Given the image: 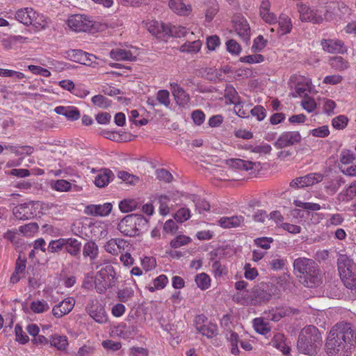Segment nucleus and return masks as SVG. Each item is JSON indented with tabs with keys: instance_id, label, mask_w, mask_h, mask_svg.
I'll return each mask as SVG.
<instances>
[{
	"instance_id": "nucleus-43",
	"label": "nucleus",
	"mask_w": 356,
	"mask_h": 356,
	"mask_svg": "<svg viewBox=\"0 0 356 356\" xmlns=\"http://www.w3.org/2000/svg\"><path fill=\"white\" fill-rule=\"evenodd\" d=\"M168 31L167 37L173 36L181 38L185 36L187 33L186 27L181 26H168Z\"/></svg>"
},
{
	"instance_id": "nucleus-36",
	"label": "nucleus",
	"mask_w": 356,
	"mask_h": 356,
	"mask_svg": "<svg viewBox=\"0 0 356 356\" xmlns=\"http://www.w3.org/2000/svg\"><path fill=\"white\" fill-rule=\"evenodd\" d=\"M253 325L256 332L261 334H265L270 330L269 323L266 322L261 318H257L254 319Z\"/></svg>"
},
{
	"instance_id": "nucleus-16",
	"label": "nucleus",
	"mask_w": 356,
	"mask_h": 356,
	"mask_svg": "<svg viewBox=\"0 0 356 356\" xmlns=\"http://www.w3.org/2000/svg\"><path fill=\"white\" fill-rule=\"evenodd\" d=\"M74 304L75 300L74 298H65L53 307L52 314L56 318H61L72 310Z\"/></svg>"
},
{
	"instance_id": "nucleus-17",
	"label": "nucleus",
	"mask_w": 356,
	"mask_h": 356,
	"mask_svg": "<svg viewBox=\"0 0 356 356\" xmlns=\"http://www.w3.org/2000/svg\"><path fill=\"white\" fill-rule=\"evenodd\" d=\"M228 164L232 168L243 170L245 171L253 169L255 170H259L261 168V164L259 162H252L240 159H230L228 161Z\"/></svg>"
},
{
	"instance_id": "nucleus-14",
	"label": "nucleus",
	"mask_w": 356,
	"mask_h": 356,
	"mask_svg": "<svg viewBox=\"0 0 356 356\" xmlns=\"http://www.w3.org/2000/svg\"><path fill=\"white\" fill-rule=\"evenodd\" d=\"M300 140L301 136L298 131H286L279 136L274 146L277 149H282L298 143Z\"/></svg>"
},
{
	"instance_id": "nucleus-9",
	"label": "nucleus",
	"mask_w": 356,
	"mask_h": 356,
	"mask_svg": "<svg viewBox=\"0 0 356 356\" xmlns=\"http://www.w3.org/2000/svg\"><path fill=\"white\" fill-rule=\"evenodd\" d=\"M40 203L38 201H30L20 204L15 207L13 213L15 218L21 220H26L33 218L37 216Z\"/></svg>"
},
{
	"instance_id": "nucleus-25",
	"label": "nucleus",
	"mask_w": 356,
	"mask_h": 356,
	"mask_svg": "<svg viewBox=\"0 0 356 356\" xmlns=\"http://www.w3.org/2000/svg\"><path fill=\"white\" fill-rule=\"evenodd\" d=\"M110 56L115 60H135L136 57L129 51L121 49H113L110 52Z\"/></svg>"
},
{
	"instance_id": "nucleus-53",
	"label": "nucleus",
	"mask_w": 356,
	"mask_h": 356,
	"mask_svg": "<svg viewBox=\"0 0 356 356\" xmlns=\"http://www.w3.org/2000/svg\"><path fill=\"white\" fill-rule=\"evenodd\" d=\"M190 211L187 208L179 209L175 214V219L179 222L186 221L190 218Z\"/></svg>"
},
{
	"instance_id": "nucleus-48",
	"label": "nucleus",
	"mask_w": 356,
	"mask_h": 356,
	"mask_svg": "<svg viewBox=\"0 0 356 356\" xmlns=\"http://www.w3.org/2000/svg\"><path fill=\"white\" fill-rule=\"evenodd\" d=\"M355 159V155L348 149H344L340 154V162L343 165H348L353 162Z\"/></svg>"
},
{
	"instance_id": "nucleus-33",
	"label": "nucleus",
	"mask_w": 356,
	"mask_h": 356,
	"mask_svg": "<svg viewBox=\"0 0 356 356\" xmlns=\"http://www.w3.org/2000/svg\"><path fill=\"white\" fill-rule=\"evenodd\" d=\"M202 47V42L199 40L185 42L180 47L181 52H186L190 54H196L200 51Z\"/></svg>"
},
{
	"instance_id": "nucleus-8",
	"label": "nucleus",
	"mask_w": 356,
	"mask_h": 356,
	"mask_svg": "<svg viewBox=\"0 0 356 356\" xmlns=\"http://www.w3.org/2000/svg\"><path fill=\"white\" fill-rule=\"evenodd\" d=\"M15 18L26 26L33 25L38 29H44L46 25L43 15H40L31 8L19 9Z\"/></svg>"
},
{
	"instance_id": "nucleus-61",
	"label": "nucleus",
	"mask_w": 356,
	"mask_h": 356,
	"mask_svg": "<svg viewBox=\"0 0 356 356\" xmlns=\"http://www.w3.org/2000/svg\"><path fill=\"white\" fill-rule=\"evenodd\" d=\"M311 133L315 137L325 138L330 134V130L327 126L324 125L312 129Z\"/></svg>"
},
{
	"instance_id": "nucleus-40",
	"label": "nucleus",
	"mask_w": 356,
	"mask_h": 356,
	"mask_svg": "<svg viewBox=\"0 0 356 356\" xmlns=\"http://www.w3.org/2000/svg\"><path fill=\"white\" fill-rule=\"evenodd\" d=\"M225 97L229 101L231 104H233L234 105L236 104L239 103L240 102V97L238 95L237 91L232 86H228L226 87Z\"/></svg>"
},
{
	"instance_id": "nucleus-4",
	"label": "nucleus",
	"mask_w": 356,
	"mask_h": 356,
	"mask_svg": "<svg viewBox=\"0 0 356 356\" xmlns=\"http://www.w3.org/2000/svg\"><path fill=\"white\" fill-rule=\"evenodd\" d=\"M148 220L139 214H129L124 216L118 224V230L126 236H135L146 229Z\"/></svg>"
},
{
	"instance_id": "nucleus-26",
	"label": "nucleus",
	"mask_w": 356,
	"mask_h": 356,
	"mask_svg": "<svg viewBox=\"0 0 356 356\" xmlns=\"http://www.w3.org/2000/svg\"><path fill=\"white\" fill-rule=\"evenodd\" d=\"M271 343L274 347L280 350L283 354L287 355L289 353L290 348L286 345L285 342V337L283 334H275Z\"/></svg>"
},
{
	"instance_id": "nucleus-15",
	"label": "nucleus",
	"mask_w": 356,
	"mask_h": 356,
	"mask_svg": "<svg viewBox=\"0 0 356 356\" xmlns=\"http://www.w3.org/2000/svg\"><path fill=\"white\" fill-rule=\"evenodd\" d=\"M145 26L147 31L158 38L164 40L168 35V25L163 22L152 20L147 22Z\"/></svg>"
},
{
	"instance_id": "nucleus-1",
	"label": "nucleus",
	"mask_w": 356,
	"mask_h": 356,
	"mask_svg": "<svg viewBox=\"0 0 356 356\" xmlns=\"http://www.w3.org/2000/svg\"><path fill=\"white\" fill-rule=\"evenodd\" d=\"M356 341L352 325L340 322L330 330L325 343V351L330 356H346Z\"/></svg>"
},
{
	"instance_id": "nucleus-7",
	"label": "nucleus",
	"mask_w": 356,
	"mask_h": 356,
	"mask_svg": "<svg viewBox=\"0 0 356 356\" xmlns=\"http://www.w3.org/2000/svg\"><path fill=\"white\" fill-rule=\"evenodd\" d=\"M115 283V272L111 265L101 268L94 280L95 288L99 293H103Z\"/></svg>"
},
{
	"instance_id": "nucleus-18",
	"label": "nucleus",
	"mask_w": 356,
	"mask_h": 356,
	"mask_svg": "<svg viewBox=\"0 0 356 356\" xmlns=\"http://www.w3.org/2000/svg\"><path fill=\"white\" fill-rule=\"evenodd\" d=\"M170 89L178 105L184 106L188 104L190 97L183 88L177 83H171Z\"/></svg>"
},
{
	"instance_id": "nucleus-35",
	"label": "nucleus",
	"mask_w": 356,
	"mask_h": 356,
	"mask_svg": "<svg viewBox=\"0 0 356 356\" xmlns=\"http://www.w3.org/2000/svg\"><path fill=\"white\" fill-rule=\"evenodd\" d=\"M311 81L308 79H304L303 81H298L296 85L295 89L297 95L299 97H307L308 96V92L309 91Z\"/></svg>"
},
{
	"instance_id": "nucleus-58",
	"label": "nucleus",
	"mask_w": 356,
	"mask_h": 356,
	"mask_svg": "<svg viewBox=\"0 0 356 356\" xmlns=\"http://www.w3.org/2000/svg\"><path fill=\"white\" fill-rule=\"evenodd\" d=\"M241 61L247 63H259L264 61V56L261 54L248 55L241 58Z\"/></svg>"
},
{
	"instance_id": "nucleus-32",
	"label": "nucleus",
	"mask_w": 356,
	"mask_h": 356,
	"mask_svg": "<svg viewBox=\"0 0 356 356\" xmlns=\"http://www.w3.org/2000/svg\"><path fill=\"white\" fill-rule=\"evenodd\" d=\"M112 175L113 173L109 170L100 172L95 177V184L99 188L106 186L109 183Z\"/></svg>"
},
{
	"instance_id": "nucleus-24",
	"label": "nucleus",
	"mask_w": 356,
	"mask_h": 356,
	"mask_svg": "<svg viewBox=\"0 0 356 356\" xmlns=\"http://www.w3.org/2000/svg\"><path fill=\"white\" fill-rule=\"evenodd\" d=\"M65 250L72 256H78L81 252V243L76 238H65Z\"/></svg>"
},
{
	"instance_id": "nucleus-39",
	"label": "nucleus",
	"mask_w": 356,
	"mask_h": 356,
	"mask_svg": "<svg viewBox=\"0 0 356 356\" xmlns=\"http://www.w3.org/2000/svg\"><path fill=\"white\" fill-rule=\"evenodd\" d=\"M195 280L197 286L202 290L207 289L210 286L211 279L209 276L204 273L197 275Z\"/></svg>"
},
{
	"instance_id": "nucleus-12",
	"label": "nucleus",
	"mask_w": 356,
	"mask_h": 356,
	"mask_svg": "<svg viewBox=\"0 0 356 356\" xmlns=\"http://www.w3.org/2000/svg\"><path fill=\"white\" fill-rule=\"evenodd\" d=\"M323 179V175L321 173H309L293 179L289 185L293 188L308 187L321 182Z\"/></svg>"
},
{
	"instance_id": "nucleus-59",
	"label": "nucleus",
	"mask_w": 356,
	"mask_h": 356,
	"mask_svg": "<svg viewBox=\"0 0 356 356\" xmlns=\"http://www.w3.org/2000/svg\"><path fill=\"white\" fill-rule=\"evenodd\" d=\"M117 241L116 238H111L104 245L105 251L112 255H117Z\"/></svg>"
},
{
	"instance_id": "nucleus-27",
	"label": "nucleus",
	"mask_w": 356,
	"mask_h": 356,
	"mask_svg": "<svg viewBox=\"0 0 356 356\" xmlns=\"http://www.w3.org/2000/svg\"><path fill=\"white\" fill-rule=\"evenodd\" d=\"M339 6L337 3H331L324 7H322V12L323 15V22H331L335 19L337 14Z\"/></svg>"
},
{
	"instance_id": "nucleus-28",
	"label": "nucleus",
	"mask_w": 356,
	"mask_h": 356,
	"mask_svg": "<svg viewBox=\"0 0 356 356\" xmlns=\"http://www.w3.org/2000/svg\"><path fill=\"white\" fill-rule=\"evenodd\" d=\"M292 23L286 15H281L278 20L277 33L283 35L291 32Z\"/></svg>"
},
{
	"instance_id": "nucleus-38",
	"label": "nucleus",
	"mask_w": 356,
	"mask_h": 356,
	"mask_svg": "<svg viewBox=\"0 0 356 356\" xmlns=\"http://www.w3.org/2000/svg\"><path fill=\"white\" fill-rule=\"evenodd\" d=\"M300 17L302 21H311L313 10L309 6L302 3L297 4Z\"/></svg>"
},
{
	"instance_id": "nucleus-45",
	"label": "nucleus",
	"mask_w": 356,
	"mask_h": 356,
	"mask_svg": "<svg viewBox=\"0 0 356 356\" xmlns=\"http://www.w3.org/2000/svg\"><path fill=\"white\" fill-rule=\"evenodd\" d=\"M348 122V118L346 115H339L332 120V127L338 130L343 129L346 127Z\"/></svg>"
},
{
	"instance_id": "nucleus-51",
	"label": "nucleus",
	"mask_w": 356,
	"mask_h": 356,
	"mask_svg": "<svg viewBox=\"0 0 356 356\" xmlns=\"http://www.w3.org/2000/svg\"><path fill=\"white\" fill-rule=\"evenodd\" d=\"M345 184V180L342 177H337L331 181L328 185L326 186V188L330 190L332 193H336L339 188Z\"/></svg>"
},
{
	"instance_id": "nucleus-13",
	"label": "nucleus",
	"mask_w": 356,
	"mask_h": 356,
	"mask_svg": "<svg viewBox=\"0 0 356 356\" xmlns=\"http://www.w3.org/2000/svg\"><path fill=\"white\" fill-rule=\"evenodd\" d=\"M233 28L241 38L248 42L250 38V27L247 20L242 16L236 15L232 19Z\"/></svg>"
},
{
	"instance_id": "nucleus-5",
	"label": "nucleus",
	"mask_w": 356,
	"mask_h": 356,
	"mask_svg": "<svg viewBox=\"0 0 356 356\" xmlns=\"http://www.w3.org/2000/svg\"><path fill=\"white\" fill-rule=\"evenodd\" d=\"M337 267L341 281L346 287L356 289V264L346 254H340L337 259Z\"/></svg>"
},
{
	"instance_id": "nucleus-6",
	"label": "nucleus",
	"mask_w": 356,
	"mask_h": 356,
	"mask_svg": "<svg viewBox=\"0 0 356 356\" xmlns=\"http://www.w3.org/2000/svg\"><path fill=\"white\" fill-rule=\"evenodd\" d=\"M276 289L273 284L261 283L254 286L250 291H244L242 296L246 299L244 303L256 305L269 301L272 296L275 293Z\"/></svg>"
},
{
	"instance_id": "nucleus-34",
	"label": "nucleus",
	"mask_w": 356,
	"mask_h": 356,
	"mask_svg": "<svg viewBox=\"0 0 356 356\" xmlns=\"http://www.w3.org/2000/svg\"><path fill=\"white\" fill-rule=\"evenodd\" d=\"M138 207V202L134 199H124L119 203V209L122 213L131 212Z\"/></svg>"
},
{
	"instance_id": "nucleus-2",
	"label": "nucleus",
	"mask_w": 356,
	"mask_h": 356,
	"mask_svg": "<svg viewBox=\"0 0 356 356\" xmlns=\"http://www.w3.org/2000/svg\"><path fill=\"white\" fill-rule=\"evenodd\" d=\"M293 270L304 286L312 288L321 283V274L315 261L306 257H299L293 261Z\"/></svg>"
},
{
	"instance_id": "nucleus-19",
	"label": "nucleus",
	"mask_w": 356,
	"mask_h": 356,
	"mask_svg": "<svg viewBox=\"0 0 356 356\" xmlns=\"http://www.w3.org/2000/svg\"><path fill=\"white\" fill-rule=\"evenodd\" d=\"M168 6L174 13L181 16H188L192 11L191 4H185L183 0H170Z\"/></svg>"
},
{
	"instance_id": "nucleus-47",
	"label": "nucleus",
	"mask_w": 356,
	"mask_h": 356,
	"mask_svg": "<svg viewBox=\"0 0 356 356\" xmlns=\"http://www.w3.org/2000/svg\"><path fill=\"white\" fill-rule=\"evenodd\" d=\"M31 309L34 313H42L49 309L48 304L44 300L33 301L31 304Z\"/></svg>"
},
{
	"instance_id": "nucleus-42",
	"label": "nucleus",
	"mask_w": 356,
	"mask_h": 356,
	"mask_svg": "<svg viewBox=\"0 0 356 356\" xmlns=\"http://www.w3.org/2000/svg\"><path fill=\"white\" fill-rule=\"evenodd\" d=\"M168 282V278L165 275H161L153 280V286H149V290L152 292L155 290L163 289Z\"/></svg>"
},
{
	"instance_id": "nucleus-46",
	"label": "nucleus",
	"mask_w": 356,
	"mask_h": 356,
	"mask_svg": "<svg viewBox=\"0 0 356 356\" xmlns=\"http://www.w3.org/2000/svg\"><path fill=\"white\" fill-rule=\"evenodd\" d=\"M156 100L160 104L169 107L170 104V92L166 90H160L156 94Z\"/></svg>"
},
{
	"instance_id": "nucleus-11",
	"label": "nucleus",
	"mask_w": 356,
	"mask_h": 356,
	"mask_svg": "<svg viewBox=\"0 0 356 356\" xmlns=\"http://www.w3.org/2000/svg\"><path fill=\"white\" fill-rule=\"evenodd\" d=\"M86 312L95 322L99 324L105 323L108 321L104 307L97 300H92L88 303Z\"/></svg>"
},
{
	"instance_id": "nucleus-49",
	"label": "nucleus",
	"mask_w": 356,
	"mask_h": 356,
	"mask_svg": "<svg viewBox=\"0 0 356 356\" xmlns=\"http://www.w3.org/2000/svg\"><path fill=\"white\" fill-rule=\"evenodd\" d=\"M71 184L64 179H59L56 181L52 185L53 188L57 191L66 192L70 190Z\"/></svg>"
},
{
	"instance_id": "nucleus-20",
	"label": "nucleus",
	"mask_w": 356,
	"mask_h": 356,
	"mask_svg": "<svg viewBox=\"0 0 356 356\" xmlns=\"http://www.w3.org/2000/svg\"><path fill=\"white\" fill-rule=\"evenodd\" d=\"M270 3L268 0H263L260 5L259 13L261 17L266 23L273 24L277 23L276 15L270 11Z\"/></svg>"
},
{
	"instance_id": "nucleus-50",
	"label": "nucleus",
	"mask_w": 356,
	"mask_h": 356,
	"mask_svg": "<svg viewBox=\"0 0 356 356\" xmlns=\"http://www.w3.org/2000/svg\"><path fill=\"white\" fill-rule=\"evenodd\" d=\"M189 237L184 235H179L175 238L170 242V246L172 248H178L182 245H186L190 242Z\"/></svg>"
},
{
	"instance_id": "nucleus-30",
	"label": "nucleus",
	"mask_w": 356,
	"mask_h": 356,
	"mask_svg": "<svg viewBox=\"0 0 356 356\" xmlns=\"http://www.w3.org/2000/svg\"><path fill=\"white\" fill-rule=\"evenodd\" d=\"M197 331L208 338H212L218 334L217 325L207 323L203 325H197Z\"/></svg>"
},
{
	"instance_id": "nucleus-21",
	"label": "nucleus",
	"mask_w": 356,
	"mask_h": 356,
	"mask_svg": "<svg viewBox=\"0 0 356 356\" xmlns=\"http://www.w3.org/2000/svg\"><path fill=\"white\" fill-rule=\"evenodd\" d=\"M321 45L325 51L331 54L343 52L344 44L341 40H323Z\"/></svg>"
},
{
	"instance_id": "nucleus-62",
	"label": "nucleus",
	"mask_w": 356,
	"mask_h": 356,
	"mask_svg": "<svg viewBox=\"0 0 356 356\" xmlns=\"http://www.w3.org/2000/svg\"><path fill=\"white\" fill-rule=\"evenodd\" d=\"M38 224L35 223V222H31V223L26 224L24 226H20L19 227V232H20L21 233H22L25 235H29L33 232H36L38 230Z\"/></svg>"
},
{
	"instance_id": "nucleus-10",
	"label": "nucleus",
	"mask_w": 356,
	"mask_h": 356,
	"mask_svg": "<svg viewBox=\"0 0 356 356\" xmlns=\"http://www.w3.org/2000/svg\"><path fill=\"white\" fill-rule=\"evenodd\" d=\"M69 27L76 32H86L90 31L93 27V22L87 16L83 15H74L67 19Z\"/></svg>"
},
{
	"instance_id": "nucleus-60",
	"label": "nucleus",
	"mask_w": 356,
	"mask_h": 356,
	"mask_svg": "<svg viewBox=\"0 0 356 356\" xmlns=\"http://www.w3.org/2000/svg\"><path fill=\"white\" fill-rule=\"evenodd\" d=\"M227 51L232 54H238L241 51L240 44L234 40H229L226 42Z\"/></svg>"
},
{
	"instance_id": "nucleus-29",
	"label": "nucleus",
	"mask_w": 356,
	"mask_h": 356,
	"mask_svg": "<svg viewBox=\"0 0 356 356\" xmlns=\"http://www.w3.org/2000/svg\"><path fill=\"white\" fill-rule=\"evenodd\" d=\"M91 213L96 216H104L108 215L112 210V204L111 203H105L104 204L92 205L87 207Z\"/></svg>"
},
{
	"instance_id": "nucleus-41",
	"label": "nucleus",
	"mask_w": 356,
	"mask_h": 356,
	"mask_svg": "<svg viewBox=\"0 0 356 356\" xmlns=\"http://www.w3.org/2000/svg\"><path fill=\"white\" fill-rule=\"evenodd\" d=\"M91 101L95 106L102 108H106L111 104V102L102 95H95Z\"/></svg>"
},
{
	"instance_id": "nucleus-63",
	"label": "nucleus",
	"mask_w": 356,
	"mask_h": 356,
	"mask_svg": "<svg viewBox=\"0 0 356 356\" xmlns=\"http://www.w3.org/2000/svg\"><path fill=\"white\" fill-rule=\"evenodd\" d=\"M16 340L22 344H24L29 341V337L24 333L22 328L19 325L15 327Z\"/></svg>"
},
{
	"instance_id": "nucleus-44",
	"label": "nucleus",
	"mask_w": 356,
	"mask_h": 356,
	"mask_svg": "<svg viewBox=\"0 0 356 356\" xmlns=\"http://www.w3.org/2000/svg\"><path fill=\"white\" fill-rule=\"evenodd\" d=\"M118 177L130 185H136L139 181V178L137 176L131 175L125 171L118 172Z\"/></svg>"
},
{
	"instance_id": "nucleus-52",
	"label": "nucleus",
	"mask_w": 356,
	"mask_h": 356,
	"mask_svg": "<svg viewBox=\"0 0 356 356\" xmlns=\"http://www.w3.org/2000/svg\"><path fill=\"white\" fill-rule=\"evenodd\" d=\"M218 12V6L216 2H212L205 13L206 21L210 22Z\"/></svg>"
},
{
	"instance_id": "nucleus-23",
	"label": "nucleus",
	"mask_w": 356,
	"mask_h": 356,
	"mask_svg": "<svg viewBox=\"0 0 356 356\" xmlns=\"http://www.w3.org/2000/svg\"><path fill=\"white\" fill-rule=\"evenodd\" d=\"M99 254V248L95 242L89 241L85 243L83 248V255L84 257H89L91 261L97 259Z\"/></svg>"
},
{
	"instance_id": "nucleus-31",
	"label": "nucleus",
	"mask_w": 356,
	"mask_h": 356,
	"mask_svg": "<svg viewBox=\"0 0 356 356\" xmlns=\"http://www.w3.org/2000/svg\"><path fill=\"white\" fill-rule=\"evenodd\" d=\"M51 346L56 348L59 350H64L68 346L67 339L63 335H53L50 340Z\"/></svg>"
},
{
	"instance_id": "nucleus-64",
	"label": "nucleus",
	"mask_w": 356,
	"mask_h": 356,
	"mask_svg": "<svg viewBox=\"0 0 356 356\" xmlns=\"http://www.w3.org/2000/svg\"><path fill=\"white\" fill-rule=\"evenodd\" d=\"M253 116L257 117L259 121L263 120L266 115V109L261 106H256L250 111Z\"/></svg>"
},
{
	"instance_id": "nucleus-22",
	"label": "nucleus",
	"mask_w": 356,
	"mask_h": 356,
	"mask_svg": "<svg viewBox=\"0 0 356 356\" xmlns=\"http://www.w3.org/2000/svg\"><path fill=\"white\" fill-rule=\"evenodd\" d=\"M244 218L241 216H234L232 217H222L219 219L218 223L223 228L236 227L241 225Z\"/></svg>"
},
{
	"instance_id": "nucleus-54",
	"label": "nucleus",
	"mask_w": 356,
	"mask_h": 356,
	"mask_svg": "<svg viewBox=\"0 0 356 356\" xmlns=\"http://www.w3.org/2000/svg\"><path fill=\"white\" fill-rule=\"evenodd\" d=\"M301 105L302 108L308 113L314 111L316 107V103L315 100L308 96L305 97V99L302 101Z\"/></svg>"
},
{
	"instance_id": "nucleus-57",
	"label": "nucleus",
	"mask_w": 356,
	"mask_h": 356,
	"mask_svg": "<svg viewBox=\"0 0 356 356\" xmlns=\"http://www.w3.org/2000/svg\"><path fill=\"white\" fill-rule=\"evenodd\" d=\"M28 69L34 74H39L44 77H49L51 76V72L40 66L30 65L28 66Z\"/></svg>"
},
{
	"instance_id": "nucleus-55",
	"label": "nucleus",
	"mask_w": 356,
	"mask_h": 356,
	"mask_svg": "<svg viewBox=\"0 0 356 356\" xmlns=\"http://www.w3.org/2000/svg\"><path fill=\"white\" fill-rule=\"evenodd\" d=\"M65 246V238L51 241L48 246V250L51 252H56L62 250Z\"/></svg>"
},
{
	"instance_id": "nucleus-56",
	"label": "nucleus",
	"mask_w": 356,
	"mask_h": 356,
	"mask_svg": "<svg viewBox=\"0 0 356 356\" xmlns=\"http://www.w3.org/2000/svg\"><path fill=\"white\" fill-rule=\"evenodd\" d=\"M266 40H264L262 35H259L254 40L253 44L252 46V51L254 53L260 51L266 47Z\"/></svg>"
},
{
	"instance_id": "nucleus-3",
	"label": "nucleus",
	"mask_w": 356,
	"mask_h": 356,
	"mask_svg": "<svg viewBox=\"0 0 356 356\" xmlns=\"http://www.w3.org/2000/svg\"><path fill=\"white\" fill-rule=\"evenodd\" d=\"M321 334L315 326L309 325L304 327L300 332L297 348L302 354L313 355L321 345Z\"/></svg>"
},
{
	"instance_id": "nucleus-37",
	"label": "nucleus",
	"mask_w": 356,
	"mask_h": 356,
	"mask_svg": "<svg viewBox=\"0 0 356 356\" xmlns=\"http://www.w3.org/2000/svg\"><path fill=\"white\" fill-rule=\"evenodd\" d=\"M331 67L338 71H343L348 68V63L341 56H334L330 59Z\"/></svg>"
}]
</instances>
